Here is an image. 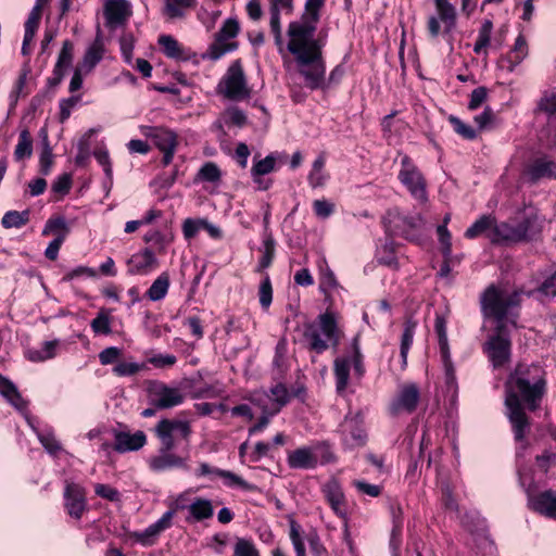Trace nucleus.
<instances>
[{
  "mask_svg": "<svg viewBox=\"0 0 556 556\" xmlns=\"http://www.w3.org/2000/svg\"><path fill=\"white\" fill-rule=\"evenodd\" d=\"M482 311L486 318L494 321V332L483 343L482 350L486 354L492 366L501 368L510 361L511 341L510 329L517 327L511 308L520 302L517 291H508L490 286L482 296Z\"/></svg>",
  "mask_w": 556,
  "mask_h": 556,
  "instance_id": "nucleus-1",
  "label": "nucleus"
},
{
  "mask_svg": "<svg viewBox=\"0 0 556 556\" xmlns=\"http://www.w3.org/2000/svg\"><path fill=\"white\" fill-rule=\"evenodd\" d=\"M505 389V405L508 409V418L513 425L516 441L521 442L529 430L530 424L520 399L531 410L539 406L545 389V380L541 375V368L535 365H518L507 378Z\"/></svg>",
  "mask_w": 556,
  "mask_h": 556,
  "instance_id": "nucleus-2",
  "label": "nucleus"
},
{
  "mask_svg": "<svg viewBox=\"0 0 556 556\" xmlns=\"http://www.w3.org/2000/svg\"><path fill=\"white\" fill-rule=\"evenodd\" d=\"M314 31V25L292 22L288 28V50L295 56L306 86L318 89L326 87V70L321 53L324 42L321 39L313 38Z\"/></svg>",
  "mask_w": 556,
  "mask_h": 556,
  "instance_id": "nucleus-3",
  "label": "nucleus"
},
{
  "mask_svg": "<svg viewBox=\"0 0 556 556\" xmlns=\"http://www.w3.org/2000/svg\"><path fill=\"white\" fill-rule=\"evenodd\" d=\"M155 432L161 441V447L157 455L149 459V467L153 471H164L173 468L187 469V458L173 453V450L176 445V438L189 439L191 434L190 424L179 419H162L157 422Z\"/></svg>",
  "mask_w": 556,
  "mask_h": 556,
  "instance_id": "nucleus-4",
  "label": "nucleus"
},
{
  "mask_svg": "<svg viewBox=\"0 0 556 556\" xmlns=\"http://www.w3.org/2000/svg\"><path fill=\"white\" fill-rule=\"evenodd\" d=\"M491 233L493 243H516L534 239L541 232V226L535 214L525 216L521 220H509L496 224Z\"/></svg>",
  "mask_w": 556,
  "mask_h": 556,
  "instance_id": "nucleus-5",
  "label": "nucleus"
},
{
  "mask_svg": "<svg viewBox=\"0 0 556 556\" xmlns=\"http://www.w3.org/2000/svg\"><path fill=\"white\" fill-rule=\"evenodd\" d=\"M351 365H353L356 375L363 376L365 368L363 365V356L359 351L357 337L354 338L352 342V356H342L336 358L334 361V375L338 392H342L348 386Z\"/></svg>",
  "mask_w": 556,
  "mask_h": 556,
  "instance_id": "nucleus-6",
  "label": "nucleus"
},
{
  "mask_svg": "<svg viewBox=\"0 0 556 556\" xmlns=\"http://www.w3.org/2000/svg\"><path fill=\"white\" fill-rule=\"evenodd\" d=\"M219 87L223 88L222 92L228 99L240 100L249 97L250 91L240 60L229 66Z\"/></svg>",
  "mask_w": 556,
  "mask_h": 556,
  "instance_id": "nucleus-7",
  "label": "nucleus"
},
{
  "mask_svg": "<svg viewBox=\"0 0 556 556\" xmlns=\"http://www.w3.org/2000/svg\"><path fill=\"white\" fill-rule=\"evenodd\" d=\"M240 26L237 20L228 18L222 28L215 34V40L206 51V55L211 60H218L225 53L237 49V42H229L239 33Z\"/></svg>",
  "mask_w": 556,
  "mask_h": 556,
  "instance_id": "nucleus-8",
  "label": "nucleus"
},
{
  "mask_svg": "<svg viewBox=\"0 0 556 556\" xmlns=\"http://www.w3.org/2000/svg\"><path fill=\"white\" fill-rule=\"evenodd\" d=\"M399 178L414 198L421 202L427 201L426 180L408 156L402 159Z\"/></svg>",
  "mask_w": 556,
  "mask_h": 556,
  "instance_id": "nucleus-9",
  "label": "nucleus"
},
{
  "mask_svg": "<svg viewBox=\"0 0 556 556\" xmlns=\"http://www.w3.org/2000/svg\"><path fill=\"white\" fill-rule=\"evenodd\" d=\"M148 136L152 139L153 143L164 153L163 164L168 165L174 156L177 147V135L166 128L155 127L151 128Z\"/></svg>",
  "mask_w": 556,
  "mask_h": 556,
  "instance_id": "nucleus-10",
  "label": "nucleus"
},
{
  "mask_svg": "<svg viewBox=\"0 0 556 556\" xmlns=\"http://www.w3.org/2000/svg\"><path fill=\"white\" fill-rule=\"evenodd\" d=\"M419 402V389L415 383L401 387L396 399L391 404L392 414L413 413Z\"/></svg>",
  "mask_w": 556,
  "mask_h": 556,
  "instance_id": "nucleus-11",
  "label": "nucleus"
},
{
  "mask_svg": "<svg viewBox=\"0 0 556 556\" xmlns=\"http://www.w3.org/2000/svg\"><path fill=\"white\" fill-rule=\"evenodd\" d=\"M65 508L71 517L80 519L87 508L84 488L76 483H67L64 491Z\"/></svg>",
  "mask_w": 556,
  "mask_h": 556,
  "instance_id": "nucleus-12",
  "label": "nucleus"
},
{
  "mask_svg": "<svg viewBox=\"0 0 556 556\" xmlns=\"http://www.w3.org/2000/svg\"><path fill=\"white\" fill-rule=\"evenodd\" d=\"M529 181L536 184L541 179L556 180V161L544 155L531 162L526 172Z\"/></svg>",
  "mask_w": 556,
  "mask_h": 556,
  "instance_id": "nucleus-13",
  "label": "nucleus"
},
{
  "mask_svg": "<svg viewBox=\"0 0 556 556\" xmlns=\"http://www.w3.org/2000/svg\"><path fill=\"white\" fill-rule=\"evenodd\" d=\"M391 216L392 218L390 219V229L392 232L401 235L410 241H414L418 238L415 231L421 224H424L422 217L420 215L408 217L396 213Z\"/></svg>",
  "mask_w": 556,
  "mask_h": 556,
  "instance_id": "nucleus-14",
  "label": "nucleus"
},
{
  "mask_svg": "<svg viewBox=\"0 0 556 556\" xmlns=\"http://www.w3.org/2000/svg\"><path fill=\"white\" fill-rule=\"evenodd\" d=\"M104 15L106 18V26L115 28L124 25L127 18L131 15V9L125 0H108L104 5Z\"/></svg>",
  "mask_w": 556,
  "mask_h": 556,
  "instance_id": "nucleus-15",
  "label": "nucleus"
},
{
  "mask_svg": "<svg viewBox=\"0 0 556 556\" xmlns=\"http://www.w3.org/2000/svg\"><path fill=\"white\" fill-rule=\"evenodd\" d=\"M184 394L174 388H169L163 383L153 392L151 403L160 409H167L177 406L184 402Z\"/></svg>",
  "mask_w": 556,
  "mask_h": 556,
  "instance_id": "nucleus-16",
  "label": "nucleus"
},
{
  "mask_svg": "<svg viewBox=\"0 0 556 556\" xmlns=\"http://www.w3.org/2000/svg\"><path fill=\"white\" fill-rule=\"evenodd\" d=\"M529 505L536 513L556 518V492L552 490L529 496Z\"/></svg>",
  "mask_w": 556,
  "mask_h": 556,
  "instance_id": "nucleus-17",
  "label": "nucleus"
},
{
  "mask_svg": "<svg viewBox=\"0 0 556 556\" xmlns=\"http://www.w3.org/2000/svg\"><path fill=\"white\" fill-rule=\"evenodd\" d=\"M157 265L153 252L146 249L143 252L134 254L127 262L128 273L131 275H146Z\"/></svg>",
  "mask_w": 556,
  "mask_h": 556,
  "instance_id": "nucleus-18",
  "label": "nucleus"
},
{
  "mask_svg": "<svg viewBox=\"0 0 556 556\" xmlns=\"http://www.w3.org/2000/svg\"><path fill=\"white\" fill-rule=\"evenodd\" d=\"M323 493L332 510L340 517L345 516V498L339 482L334 479L329 480L324 484Z\"/></svg>",
  "mask_w": 556,
  "mask_h": 556,
  "instance_id": "nucleus-19",
  "label": "nucleus"
},
{
  "mask_svg": "<svg viewBox=\"0 0 556 556\" xmlns=\"http://www.w3.org/2000/svg\"><path fill=\"white\" fill-rule=\"evenodd\" d=\"M175 515V510L166 511L161 519H159L153 525L149 526L142 532H135L132 536L137 542H140L144 545H149L153 543V539L156 538L162 531L168 529L172 525V519Z\"/></svg>",
  "mask_w": 556,
  "mask_h": 556,
  "instance_id": "nucleus-20",
  "label": "nucleus"
},
{
  "mask_svg": "<svg viewBox=\"0 0 556 556\" xmlns=\"http://www.w3.org/2000/svg\"><path fill=\"white\" fill-rule=\"evenodd\" d=\"M270 394L267 393H254V395H265L263 403L268 404L269 413L278 414L283 406H286L290 399L291 394L289 390L282 383H277L269 390Z\"/></svg>",
  "mask_w": 556,
  "mask_h": 556,
  "instance_id": "nucleus-21",
  "label": "nucleus"
},
{
  "mask_svg": "<svg viewBox=\"0 0 556 556\" xmlns=\"http://www.w3.org/2000/svg\"><path fill=\"white\" fill-rule=\"evenodd\" d=\"M146 434L142 431H137L134 434L116 432L113 448L118 453L137 451L146 444Z\"/></svg>",
  "mask_w": 556,
  "mask_h": 556,
  "instance_id": "nucleus-22",
  "label": "nucleus"
},
{
  "mask_svg": "<svg viewBox=\"0 0 556 556\" xmlns=\"http://www.w3.org/2000/svg\"><path fill=\"white\" fill-rule=\"evenodd\" d=\"M103 42L101 39V33L100 29H98L97 38L94 39L93 43L87 49V51L84 54V58L78 64L76 65L81 71L89 74L94 66L102 60L103 58Z\"/></svg>",
  "mask_w": 556,
  "mask_h": 556,
  "instance_id": "nucleus-23",
  "label": "nucleus"
},
{
  "mask_svg": "<svg viewBox=\"0 0 556 556\" xmlns=\"http://www.w3.org/2000/svg\"><path fill=\"white\" fill-rule=\"evenodd\" d=\"M198 476H206V475H216L223 479L226 480V483L230 486L238 485L244 490H251L252 485H250L247 481H244L241 477L237 476L236 473L218 469V468H212L208 464L202 463L197 471Z\"/></svg>",
  "mask_w": 556,
  "mask_h": 556,
  "instance_id": "nucleus-24",
  "label": "nucleus"
},
{
  "mask_svg": "<svg viewBox=\"0 0 556 556\" xmlns=\"http://www.w3.org/2000/svg\"><path fill=\"white\" fill-rule=\"evenodd\" d=\"M495 223L496 222L493 216L483 215L466 230L465 236L468 239L484 236L491 241V233L493 232V228H495Z\"/></svg>",
  "mask_w": 556,
  "mask_h": 556,
  "instance_id": "nucleus-25",
  "label": "nucleus"
},
{
  "mask_svg": "<svg viewBox=\"0 0 556 556\" xmlns=\"http://www.w3.org/2000/svg\"><path fill=\"white\" fill-rule=\"evenodd\" d=\"M291 468L312 469L317 465V457L308 448H298L288 458Z\"/></svg>",
  "mask_w": 556,
  "mask_h": 556,
  "instance_id": "nucleus-26",
  "label": "nucleus"
},
{
  "mask_svg": "<svg viewBox=\"0 0 556 556\" xmlns=\"http://www.w3.org/2000/svg\"><path fill=\"white\" fill-rule=\"evenodd\" d=\"M0 393L4 396L14 407L17 409H24L26 407L25 401L22 399L17 388L12 381L7 379L0 374Z\"/></svg>",
  "mask_w": 556,
  "mask_h": 556,
  "instance_id": "nucleus-27",
  "label": "nucleus"
},
{
  "mask_svg": "<svg viewBox=\"0 0 556 556\" xmlns=\"http://www.w3.org/2000/svg\"><path fill=\"white\" fill-rule=\"evenodd\" d=\"M437 11L440 20L445 25V31L450 33L456 24V10L455 8L445 0H434Z\"/></svg>",
  "mask_w": 556,
  "mask_h": 556,
  "instance_id": "nucleus-28",
  "label": "nucleus"
},
{
  "mask_svg": "<svg viewBox=\"0 0 556 556\" xmlns=\"http://www.w3.org/2000/svg\"><path fill=\"white\" fill-rule=\"evenodd\" d=\"M163 12L169 18H179L185 12L195 5V0H164Z\"/></svg>",
  "mask_w": 556,
  "mask_h": 556,
  "instance_id": "nucleus-29",
  "label": "nucleus"
},
{
  "mask_svg": "<svg viewBox=\"0 0 556 556\" xmlns=\"http://www.w3.org/2000/svg\"><path fill=\"white\" fill-rule=\"evenodd\" d=\"M33 154V138L28 129H23L20 132L18 142L14 150V157L21 161L25 157H30Z\"/></svg>",
  "mask_w": 556,
  "mask_h": 556,
  "instance_id": "nucleus-30",
  "label": "nucleus"
},
{
  "mask_svg": "<svg viewBox=\"0 0 556 556\" xmlns=\"http://www.w3.org/2000/svg\"><path fill=\"white\" fill-rule=\"evenodd\" d=\"M168 287L169 276L167 273H163L153 281V283L147 291V296L151 301H160L166 295Z\"/></svg>",
  "mask_w": 556,
  "mask_h": 556,
  "instance_id": "nucleus-31",
  "label": "nucleus"
},
{
  "mask_svg": "<svg viewBox=\"0 0 556 556\" xmlns=\"http://www.w3.org/2000/svg\"><path fill=\"white\" fill-rule=\"evenodd\" d=\"M159 43L162 46L166 56L175 60H186L182 47L172 36L164 35L159 38Z\"/></svg>",
  "mask_w": 556,
  "mask_h": 556,
  "instance_id": "nucleus-32",
  "label": "nucleus"
},
{
  "mask_svg": "<svg viewBox=\"0 0 556 556\" xmlns=\"http://www.w3.org/2000/svg\"><path fill=\"white\" fill-rule=\"evenodd\" d=\"M188 509L197 521L211 518L214 513L211 501L205 498H197L189 505Z\"/></svg>",
  "mask_w": 556,
  "mask_h": 556,
  "instance_id": "nucleus-33",
  "label": "nucleus"
},
{
  "mask_svg": "<svg viewBox=\"0 0 556 556\" xmlns=\"http://www.w3.org/2000/svg\"><path fill=\"white\" fill-rule=\"evenodd\" d=\"M29 220V211L25 210L23 212L18 211H9L7 212L1 220V224L4 228H20L26 225Z\"/></svg>",
  "mask_w": 556,
  "mask_h": 556,
  "instance_id": "nucleus-34",
  "label": "nucleus"
},
{
  "mask_svg": "<svg viewBox=\"0 0 556 556\" xmlns=\"http://www.w3.org/2000/svg\"><path fill=\"white\" fill-rule=\"evenodd\" d=\"M319 324L323 333L326 338L332 342L333 345L339 343L337 334V323L334 316L331 313H325L319 316Z\"/></svg>",
  "mask_w": 556,
  "mask_h": 556,
  "instance_id": "nucleus-35",
  "label": "nucleus"
},
{
  "mask_svg": "<svg viewBox=\"0 0 556 556\" xmlns=\"http://www.w3.org/2000/svg\"><path fill=\"white\" fill-rule=\"evenodd\" d=\"M40 135L42 137V151L40 154V172L43 175H48L50 173L51 166L53 164V154H52V149L49 146L47 130L41 129Z\"/></svg>",
  "mask_w": 556,
  "mask_h": 556,
  "instance_id": "nucleus-36",
  "label": "nucleus"
},
{
  "mask_svg": "<svg viewBox=\"0 0 556 556\" xmlns=\"http://www.w3.org/2000/svg\"><path fill=\"white\" fill-rule=\"evenodd\" d=\"M222 119L227 126L243 127L247 125L248 117L242 110L237 106H230L222 113Z\"/></svg>",
  "mask_w": 556,
  "mask_h": 556,
  "instance_id": "nucleus-37",
  "label": "nucleus"
},
{
  "mask_svg": "<svg viewBox=\"0 0 556 556\" xmlns=\"http://www.w3.org/2000/svg\"><path fill=\"white\" fill-rule=\"evenodd\" d=\"M416 326H417L416 321H414L410 318L406 319V321L404 324V332H403L402 341H401V357L403 359L404 365L406 364L407 353H408L409 346L413 342V337L415 333Z\"/></svg>",
  "mask_w": 556,
  "mask_h": 556,
  "instance_id": "nucleus-38",
  "label": "nucleus"
},
{
  "mask_svg": "<svg viewBox=\"0 0 556 556\" xmlns=\"http://www.w3.org/2000/svg\"><path fill=\"white\" fill-rule=\"evenodd\" d=\"M492 29L493 23L490 20H485L482 23L477 41L473 46L475 53L480 54L490 45Z\"/></svg>",
  "mask_w": 556,
  "mask_h": 556,
  "instance_id": "nucleus-39",
  "label": "nucleus"
},
{
  "mask_svg": "<svg viewBox=\"0 0 556 556\" xmlns=\"http://www.w3.org/2000/svg\"><path fill=\"white\" fill-rule=\"evenodd\" d=\"M264 396L265 395H253L252 397V402L262 408L263 415L261 416L260 420L250 429L251 433L263 430L268 425L269 418L275 415L268 412L270 410L268 404L263 403Z\"/></svg>",
  "mask_w": 556,
  "mask_h": 556,
  "instance_id": "nucleus-40",
  "label": "nucleus"
},
{
  "mask_svg": "<svg viewBox=\"0 0 556 556\" xmlns=\"http://www.w3.org/2000/svg\"><path fill=\"white\" fill-rule=\"evenodd\" d=\"M235 556H261L254 543L243 538H237L233 546Z\"/></svg>",
  "mask_w": 556,
  "mask_h": 556,
  "instance_id": "nucleus-41",
  "label": "nucleus"
},
{
  "mask_svg": "<svg viewBox=\"0 0 556 556\" xmlns=\"http://www.w3.org/2000/svg\"><path fill=\"white\" fill-rule=\"evenodd\" d=\"M275 157L268 155L254 164L251 172L252 175L254 176L255 182L261 184V179L258 177L269 174L275 167Z\"/></svg>",
  "mask_w": 556,
  "mask_h": 556,
  "instance_id": "nucleus-42",
  "label": "nucleus"
},
{
  "mask_svg": "<svg viewBox=\"0 0 556 556\" xmlns=\"http://www.w3.org/2000/svg\"><path fill=\"white\" fill-rule=\"evenodd\" d=\"M305 338L309 341V348L317 353L327 350L328 344L321 339L320 333L314 326H309L304 333Z\"/></svg>",
  "mask_w": 556,
  "mask_h": 556,
  "instance_id": "nucleus-43",
  "label": "nucleus"
},
{
  "mask_svg": "<svg viewBox=\"0 0 556 556\" xmlns=\"http://www.w3.org/2000/svg\"><path fill=\"white\" fill-rule=\"evenodd\" d=\"M73 51H74V46H73L72 41L65 40L63 42L62 49L59 53V58H58L55 66L59 68H62L64 71L66 68H68L73 62Z\"/></svg>",
  "mask_w": 556,
  "mask_h": 556,
  "instance_id": "nucleus-44",
  "label": "nucleus"
},
{
  "mask_svg": "<svg viewBox=\"0 0 556 556\" xmlns=\"http://www.w3.org/2000/svg\"><path fill=\"white\" fill-rule=\"evenodd\" d=\"M197 177L204 181L216 182L220 179V170L215 163H205L198 172Z\"/></svg>",
  "mask_w": 556,
  "mask_h": 556,
  "instance_id": "nucleus-45",
  "label": "nucleus"
},
{
  "mask_svg": "<svg viewBox=\"0 0 556 556\" xmlns=\"http://www.w3.org/2000/svg\"><path fill=\"white\" fill-rule=\"evenodd\" d=\"M91 328L96 333H111L109 312L101 309L97 317L91 321Z\"/></svg>",
  "mask_w": 556,
  "mask_h": 556,
  "instance_id": "nucleus-46",
  "label": "nucleus"
},
{
  "mask_svg": "<svg viewBox=\"0 0 556 556\" xmlns=\"http://www.w3.org/2000/svg\"><path fill=\"white\" fill-rule=\"evenodd\" d=\"M263 245L264 254L260 261L258 269L267 268L271 264L275 254V240L270 235L266 236Z\"/></svg>",
  "mask_w": 556,
  "mask_h": 556,
  "instance_id": "nucleus-47",
  "label": "nucleus"
},
{
  "mask_svg": "<svg viewBox=\"0 0 556 556\" xmlns=\"http://www.w3.org/2000/svg\"><path fill=\"white\" fill-rule=\"evenodd\" d=\"M448 121L453 125L454 130L465 139L472 140L477 137L476 130L462 122L458 117L451 115Z\"/></svg>",
  "mask_w": 556,
  "mask_h": 556,
  "instance_id": "nucleus-48",
  "label": "nucleus"
},
{
  "mask_svg": "<svg viewBox=\"0 0 556 556\" xmlns=\"http://www.w3.org/2000/svg\"><path fill=\"white\" fill-rule=\"evenodd\" d=\"M70 229L66 220L63 217L50 218L42 230L43 236H48L51 232L68 233Z\"/></svg>",
  "mask_w": 556,
  "mask_h": 556,
  "instance_id": "nucleus-49",
  "label": "nucleus"
},
{
  "mask_svg": "<svg viewBox=\"0 0 556 556\" xmlns=\"http://www.w3.org/2000/svg\"><path fill=\"white\" fill-rule=\"evenodd\" d=\"M528 47L523 36H518L511 50V63L519 64L527 55Z\"/></svg>",
  "mask_w": 556,
  "mask_h": 556,
  "instance_id": "nucleus-50",
  "label": "nucleus"
},
{
  "mask_svg": "<svg viewBox=\"0 0 556 556\" xmlns=\"http://www.w3.org/2000/svg\"><path fill=\"white\" fill-rule=\"evenodd\" d=\"M260 303L262 307L267 308L273 300V288L269 276L266 275L258 290Z\"/></svg>",
  "mask_w": 556,
  "mask_h": 556,
  "instance_id": "nucleus-51",
  "label": "nucleus"
},
{
  "mask_svg": "<svg viewBox=\"0 0 556 556\" xmlns=\"http://www.w3.org/2000/svg\"><path fill=\"white\" fill-rule=\"evenodd\" d=\"M437 232L439 236L440 243L442 245V254L447 260L451 256L452 253V242H451V233L447 230L445 225H440L437 228Z\"/></svg>",
  "mask_w": 556,
  "mask_h": 556,
  "instance_id": "nucleus-52",
  "label": "nucleus"
},
{
  "mask_svg": "<svg viewBox=\"0 0 556 556\" xmlns=\"http://www.w3.org/2000/svg\"><path fill=\"white\" fill-rule=\"evenodd\" d=\"M290 539L294 546L296 556H305L304 543L300 535V526L293 520L290 522Z\"/></svg>",
  "mask_w": 556,
  "mask_h": 556,
  "instance_id": "nucleus-53",
  "label": "nucleus"
},
{
  "mask_svg": "<svg viewBox=\"0 0 556 556\" xmlns=\"http://www.w3.org/2000/svg\"><path fill=\"white\" fill-rule=\"evenodd\" d=\"M80 101V96H72L60 102V122L64 123L71 116V110Z\"/></svg>",
  "mask_w": 556,
  "mask_h": 556,
  "instance_id": "nucleus-54",
  "label": "nucleus"
},
{
  "mask_svg": "<svg viewBox=\"0 0 556 556\" xmlns=\"http://www.w3.org/2000/svg\"><path fill=\"white\" fill-rule=\"evenodd\" d=\"M488 97V89L483 86L478 87L471 91L468 109L470 111L477 110Z\"/></svg>",
  "mask_w": 556,
  "mask_h": 556,
  "instance_id": "nucleus-55",
  "label": "nucleus"
},
{
  "mask_svg": "<svg viewBox=\"0 0 556 556\" xmlns=\"http://www.w3.org/2000/svg\"><path fill=\"white\" fill-rule=\"evenodd\" d=\"M94 493L105 500H109L111 502H117L119 501V493L116 489L102 483H97L94 485Z\"/></svg>",
  "mask_w": 556,
  "mask_h": 556,
  "instance_id": "nucleus-56",
  "label": "nucleus"
},
{
  "mask_svg": "<svg viewBox=\"0 0 556 556\" xmlns=\"http://www.w3.org/2000/svg\"><path fill=\"white\" fill-rule=\"evenodd\" d=\"M177 358L172 354H157L153 355L149 358V363L152 364L156 368H166L172 367L176 364Z\"/></svg>",
  "mask_w": 556,
  "mask_h": 556,
  "instance_id": "nucleus-57",
  "label": "nucleus"
},
{
  "mask_svg": "<svg viewBox=\"0 0 556 556\" xmlns=\"http://www.w3.org/2000/svg\"><path fill=\"white\" fill-rule=\"evenodd\" d=\"M144 365H140L137 363H119L114 367V372L117 376H132L140 371Z\"/></svg>",
  "mask_w": 556,
  "mask_h": 556,
  "instance_id": "nucleus-58",
  "label": "nucleus"
},
{
  "mask_svg": "<svg viewBox=\"0 0 556 556\" xmlns=\"http://www.w3.org/2000/svg\"><path fill=\"white\" fill-rule=\"evenodd\" d=\"M41 7L42 5L40 3H37L33 8V10H31V12H30L26 23H25V30L28 31L30 29L31 33L36 34V30H37V28L39 26V22H40V17H41Z\"/></svg>",
  "mask_w": 556,
  "mask_h": 556,
  "instance_id": "nucleus-59",
  "label": "nucleus"
},
{
  "mask_svg": "<svg viewBox=\"0 0 556 556\" xmlns=\"http://www.w3.org/2000/svg\"><path fill=\"white\" fill-rule=\"evenodd\" d=\"M313 206L315 214L321 218L329 217L334 211V205L327 200H316Z\"/></svg>",
  "mask_w": 556,
  "mask_h": 556,
  "instance_id": "nucleus-60",
  "label": "nucleus"
},
{
  "mask_svg": "<svg viewBox=\"0 0 556 556\" xmlns=\"http://www.w3.org/2000/svg\"><path fill=\"white\" fill-rule=\"evenodd\" d=\"M494 112L491 108L486 106L480 115L475 117V123L478 125L479 129H485L494 123Z\"/></svg>",
  "mask_w": 556,
  "mask_h": 556,
  "instance_id": "nucleus-61",
  "label": "nucleus"
},
{
  "mask_svg": "<svg viewBox=\"0 0 556 556\" xmlns=\"http://www.w3.org/2000/svg\"><path fill=\"white\" fill-rule=\"evenodd\" d=\"M65 240V233H59L58 237L52 240L45 251L47 258L55 261L58 258L59 250Z\"/></svg>",
  "mask_w": 556,
  "mask_h": 556,
  "instance_id": "nucleus-62",
  "label": "nucleus"
},
{
  "mask_svg": "<svg viewBox=\"0 0 556 556\" xmlns=\"http://www.w3.org/2000/svg\"><path fill=\"white\" fill-rule=\"evenodd\" d=\"M353 485L361 492L371 497H377L381 493V486L377 484H370L365 481L355 480Z\"/></svg>",
  "mask_w": 556,
  "mask_h": 556,
  "instance_id": "nucleus-63",
  "label": "nucleus"
},
{
  "mask_svg": "<svg viewBox=\"0 0 556 556\" xmlns=\"http://www.w3.org/2000/svg\"><path fill=\"white\" fill-rule=\"evenodd\" d=\"M434 330L439 338V345L445 348L447 340L446 319L442 315H437Z\"/></svg>",
  "mask_w": 556,
  "mask_h": 556,
  "instance_id": "nucleus-64",
  "label": "nucleus"
}]
</instances>
